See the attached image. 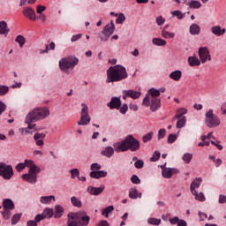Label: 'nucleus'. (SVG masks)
Returning <instances> with one entry per match:
<instances>
[{"label": "nucleus", "mask_w": 226, "mask_h": 226, "mask_svg": "<svg viewBox=\"0 0 226 226\" xmlns=\"http://www.w3.org/2000/svg\"><path fill=\"white\" fill-rule=\"evenodd\" d=\"M10 28H8V23L6 21H0V34H8Z\"/></svg>", "instance_id": "obj_30"}, {"label": "nucleus", "mask_w": 226, "mask_h": 226, "mask_svg": "<svg viewBox=\"0 0 226 226\" xmlns=\"http://www.w3.org/2000/svg\"><path fill=\"white\" fill-rule=\"evenodd\" d=\"M189 31L192 35L200 34V26L199 25L193 23L192 25H191Z\"/></svg>", "instance_id": "obj_32"}, {"label": "nucleus", "mask_w": 226, "mask_h": 226, "mask_svg": "<svg viewBox=\"0 0 226 226\" xmlns=\"http://www.w3.org/2000/svg\"><path fill=\"white\" fill-rule=\"evenodd\" d=\"M24 17H26L29 20H36V12L31 7H26L22 11Z\"/></svg>", "instance_id": "obj_17"}, {"label": "nucleus", "mask_w": 226, "mask_h": 226, "mask_svg": "<svg viewBox=\"0 0 226 226\" xmlns=\"http://www.w3.org/2000/svg\"><path fill=\"white\" fill-rule=\"evenodd\" d=\"M124 79H128V72H126V68L123 65L110 66L107 70L106 82L108 84H110V82H121Z\"/></svg>", "instance_id": "obj_3"}, {"label": "nucleus", "mask_w": 226, "mask_h": 226, "mask_svg": "<svg viewBox=\"0 0 226 226\" xmlns=\"http://www.w3.org/2000/svg\"><path fill=\"white\" fill-rule=\"evenodd\" d=\"M134 167L136 169H142V167H144V161L142 160H137L135 162H134Z\"/></svg>", "instance_id": "obj_59"}, {"label": "nucleus", "mask_w": 226, "mask_h": 226, "mask_svg": "<svg viewBox=\"0 0 226 226\" xmlns=\"http://www.w3.org/2000/svg\"><path fill=\"white\" fill-rule=\"evenodd\" d=\"M167 131L165 129H160L158 132V140H162L165 137Z\"/></svg>", "instance_id": "obj_57"}, {"label": "nucleus", "mask_w": 226, "mask_h": 226, "mask_svg": "<svg viewBox=\"0 0 226 226\" xmlns=\"http://www.w3.org/2000/svg\"><path fill=\"white\" fill-rule=\"evenodd\" d=\"M150 110L156 112V109L161 106L162 101L159 98H151Z\"/></svg>", "instance_id": "obj_21"}, {"label": "nucleus", "mask_w": 226, "mask_h": 226, "mask_svg": "<svg viewBox=\"0 0 226 226\" xmlns=\"http://www.w3.org/2000/svg\"><path fill=\"white\" fill-rule=\"evenodd\" d=\"M124 94L125 96H128V98H132V100H138V98H140L142 96V93L140 91H135V90H124Z\"/></svg>", "instance_id": "obj_18"}, {"label": "nucleus", "mask_w": 226, "mask_h": 226, "mask_svg": "<svg viewBox=\"0 0 226 226\" xmlns=\"http://www.w3.org/2000/svg\"><path fill=\"white\" fill-rule=\"evenodd\" d=\"M20 218H22V214H16L11 218V225H17L19 222L20 221Z\"/></svg>", "instance_id": "obj_46"}, {"label": "nucleus", "mask_w": 226, "mask_h": 226, "mask_svg": "<svg viewBox=\"0 0 226 226\" xmlns=\"http://www.w3.org/2000/svg\"><path fill=\"white\" fill-rule=\"evenodd\" d=\"M41 170V169L35 164L33 168H30L28 173L22 175V179L31 185H36L38 174H40Z\"/></svg>", "instance_id": "obj_5"}, {"label": "nucleus", "mask_w": 226, "mask_h": 226, "mask_svg": "<svg viewBox=\"0 0 226 226\" xmlns=\"http://www.w3.org/2000/svg\"><path fill=\"white\" fill-rule=\"evenodd\" d=\"M162 38H165L166 40H170L176 36V34L170 33L165 29H162Z\"/></svg>", "instance_id": "obj_36"}, {"label": "nucleus", "mask_w": 226, "mask_h": 226, "mask_svg": "<svg viewBox=\"0 0 226 226\" xmlns=\"http://www.w3.org/2000/svg\"><path fill=\"white\" fill-rule=\"evenodd\" d=\"M56 49V43L54 41L49 44H46L44 47V49H39L40 54H47V52H49V50H55Z\"/></svg>", "instance_id": "obj_28"}, {"label": "nucleus", "mask_w": 226, "mask_h": 226, "mask_svg": "<svg viewBox=\"0 0 226 226\" xmlns=\"http://www.w3.org/2000/svg\"><path fill=\"white\" fill-rule=\"evenodd\" d=\"M187 6H189V8L199 10V8L202 7V4H200L199 1L192 0L187 4Z\"/></svg>", "instance_id": "obj_37"}, {"label": "nucleus", "mask_w": 226, "mask_h": 226, "mask_svg": "<svg viewBox=\"0 0 226 226\" xmlns=\"http://www.w3.org/2000/svg\"><path fill=\"white\" fill-rule=\"evenodd\" d=\"M45 10H47V7L43 6V5H37V9H36V12L41 15L43 13V11H45Z\"/></svg>", "instance_id": "obj_62"}, {"label": "nucleus", "mask_w": 226, "mask_h": 226, "mask_svg": "<svg viewBox=\"0 0 226 226\" xmlns=\"http://www.w3.org/2000/svg\"><path fill=\"white\" fill-rule=\"evenodd\" d=\"M156 22L159 26H163L165 24V19L162 16L156 18Z\"/></svg>", "instance_id": "obj_64"}, {"label": "nucleus", "mask_w": 226, "mask_h": 226, "mask_svg": "<svg viewBox=\"0 0 226 226\" xmlns=\"http://www.w3.org/2000/svg\"><path fill=\"white\" fill-rule=\"evenodd\" d=\"M176 119H178L177 122V128L178 129L185 128L186 124V117H176Z\"/></svg>", "instance_id": "obj_35"}, {"label": "nucleus", "mask_w": 226, "mask_h": 226, "mask_svg": "<svg viewBox=\"0 0 226 226\" xmlns=\"http://www.w3.org/2000/svg\"><path fill=\"white\" fill-rule=\"evenodd\" d=\"M152 43L156 47H165V45H167V41L162 38H154Z\"/></svg>", "instance_id": "obj_31"}, {"label": "nucleus", "mask_w": 226, "mask_h": 226, "mask_svg": "<svg viewBox=\"0 0 226 226\" xmlns=\"http://www.w3.org/2000/svg\"><path fill=\"white\" fill-rule=\"evenodd\" d=\"M36 164L33 160H25L24 162H19V164L16 165V170L18 172H22L26 167H27L29 170L35 166Z\"/></svg>", "instance_id": "obj_14"}, {"label": "nucleus", "mask_w": 226, "mask_h": 226, "mask_svg": "<svg viewBox=\"0 0 226 226\" xmlns=\"http://www.w3.org/2000/svg\"><path fill=\"white\" fill-rule=\"evenodd\" d=\"M90 177L93 179H101V177H107V171L97 170L90 172Z\"/></svg>", "instance_id": "obj_22"}, {"label": "nucleus", "mask_w": 226, "mask_h": 226, "mask_svg": "<svg viewBox=\"0 0 226 226\" xmlns=\"http://www.w3.org/2000/svg\"><path fill=\"white\" fill-rule=\"evenodd\" d=\"M49 116H50V109H49V108H34L27 114L25 123L28 124L29 130H34L36 124L33 123L36 121H42V119H46V117H49Z\"/></svg>", "instance_id": "obj_1"}, {"label": "nucleus", "mask_w": 226, "mask_h": 226, "mask_svg": "<svg viewBox=\"0 0 226 226\" xmlns=\"http://www.w3.org/2000/svg\"><path fill=\"white\" fill-rule=\"evenodd\" d=\"M114 211V206H109L102 210V215L105 216V218H109V215Z\"/></svg>", "instance_id": "obj_40"}, {"label": "nucleus", "mask_w": 226, "mask_h": 226, "mask_svg": "<svg viewBox=\"0 0 226 226\" xmlns=\"http://www.w3.org/2000/svg\"><path fill=\"white\" fill-rule=\"evenodd\" d=\"M41 214L44 218H52L54 216V208L46 207Z\"/></svg>", "instance_id": "obj_34"}, {"label": "nucleus", "mask_w": 226, "mask_h": 226, "mask_svg": "<svg viewBox=\"0 0 226 226\" xmlns=\"http://www.w3.org/2000/svg\"><path fill=\"white\" fill-rule=\"evenodd\" d=\"M16 43H19V47L26 45V38L22 35H18L15 39Z\"/></svg>", "instance_id": "obj_42"}, {"label": "nucleus", "mask_w": 226, "mask_h": 226, "mask_svg": "<svg viewBox=\"0 0 226 226\" xmlns=\"http://www.w3.org/2000/svg\"><path fill=\"white\" fill-rule=\"evenodd\" d=\"M114 150L116 151V148H113L112 147H107L101 152V154H102V156H106L107 158H110L114 155Z\"/></svg>", "instance_id": "obj_26"}, {"label": "nucleus", "mask_w": 226, "mask_h": 226, "mask_svg": "<svg viewBox=\"0 0 226 226\" xmlns=\"http://www.w3.org/2000/svg\"><path fill=\"white\" fill-rule=\"evenodd\" d=\"M40 200H41V204H50V202H52V200L56 201V196H54V195L41 196Z\"/></svg>", "instance_id": "obj_33"}, {"label": "nucleus", "mask_w": 226, "mask_h": 226, "mask_svg": "<svg viewBox=\"0 0 226 226\" xmlns=\"http://www.w3.org/2000/svg\"><path fill=\"white\" fill-rule=\"evenodd\" d=\"M199 56L200 57H211L209 49H207V47H200L199 49Z\"/></svg>", "instance_id": "obj_29"}, {"label": "nucleus", "mask_w": 226, "mask_h": 226, "mask_svg": "<svg viewBox=\"0 0 226 226\" xmlns=\"http://www.w3.org/2000/svg\"><path fill=\"white\" fill-rule=\"evenodd\" d=\"M126 20V17L124 16V14L120 13L118 15V17L116 19V23L117 24H123V22H124Z\"/></svg>", "instance_id": "obj_53"}, {"label": "nucleus", "mask_w": 226, "mask_h": 226, "mask_svg": "<svg viewBox=\"0 0 226 226\" xmlns=\"http://www.w3.org/2000/svg\"><path fill=\"white\" fill-rule=\"evenodd\" d=\"M54 215V218H61V216H63V215H64V207H63V206L61 205H56L55 206V214Z\"/></svg>", "instance_id": "obj_25"}, {"label": "nucleus", "mask_w": 226, "mask_h": 226, "mask_svg": "<svg viewBox=\"0 0 226 226\" xmlns=\"http://www.w3.org/2000/svg\"><path fill=\"white\" fill-rule=\"evenodd\" d=\"M161 156H162V154L160 153V151L156 150L154 152L152 157L150 158V162H158Z\"/></svg>", "instance_id": "obj_48"}, {"label": "nucleus", "mask_w": 226, "mask_h": 226, "mask_svg": "<svg viewBox=\"0 0 226 226\" xmlns=\"http://www.w3.org/2000/svg\"><path fill=\"white\" fill-rule=\"evenodd\" d=\"M211 139H215V137L213 136V132H209L207 135L201 136V140L203 142H205V140H207V139L209 140Z\"/></svg>", "instance_id": "obj_60"}, {"label": "nucleus", "mask_w": 226, "mask_h": 226, "mask_svg": "<svg viewBox=\"0 0 226 226\" xmlns=\"http://www.w3.org/2000/svg\"><path fill=\"white\" fill-rule=\"evenodd\" d=\"M195 197L196 200L200 202H204L206 200V196H204V192H200V193L196 191V193H192Z\"/></svg>", "instance_id": "obj_41"}, {"label": "nucleus", "mask_w": 226, "mask_h": 226, "mask_svg": "<svg viewBox=\"0 0 226 226\" xmlns=\"http://www.w3.org/2000/svg\"><path fill=\"white\" fill-rule=\"evenodd\" d=\"M10 91V87L8 86L0 85V96H4L6 93Z\"/></svg>", "instance_id": "obj_50"}, {"label": "nucleus", "mask_w": 226, "mask_h": 226, "mask_svg": "<svg viewBox=\"0 0 226 226\" xmlns=\"http://www.w3.org/2000/svg\"><path fill=\"white\" fill-rule=\"evenodd\" d=\"M104 190H105V185H102L100 187H94L93 185H89L87 188V193H89V195H94V197H96L98 195H102V193H103Z\"/></svg>", "instance_id": "obj_13"}, {"label": "nucleus", "mask_w": 226, "mask_h": 226, "mask_svg": "<svg viewBox=\"0 0 226 226\" xmlns=\"http://www.w3.org/2000/svg\"><path fill=\"white\" fill-rule=\"evenodd\" d=\"M71 202L74 207H82V201L75 196L71 198Z\"/></svg>", "instance_id": "obj_38"}, {"label": "nucleus", "mask_w": 226, "mask_h": 226, "mask_svg": "<svg viewBox=\"0 0 226 226\" xmlns=\"http://www.w3.org/2000/svg\"><path fill=\"white\" fill-rule=\"evenodd\" d=\"M79 64V59L75 57H64L59 61V68L64 73H70Z\"/></svg>", "instance_id": "obj_4"}, {"label": "nucleus", "mask_w": 226, "mask_h": 226, "mask_svg": "<svg viewBox=\"0 0 226 226\" xmlns=\"http://www.w3.org/2000/svg\"><path fill=\"white\" fill-rule=\"evenodd\" d=\"M67 225L68 226H79V222L75 218H72L70 216V213L68 214Z\"/></svg>", "instance_id": "obj_45"}, {"label": "nucleus", "mask_w": 226, "mask_h": 226, "mask_svg": "<svg viewBox=\"0 0 226 226\" xmlns=\"http://www.w3.org/2000/svg\"><path fill=\"white\" fill-rule=\"evenodd\" d=\"M120 114H126L128 112V104H123L122 107L119 108Z\"/></svg>", "instance_id": "obj_61"}, {"label": "nucleus", "mask_w": 226, "mask_h": 226, "mask_svg": "<svg viewBox=\"0 0 226 226\" xmlns=\"http://www.w3.org/2000/svg\"><path fill=\"white\" fill-rule=\"evenodd\" d=\"M0 176L6 180L13 177V167L4 162H0Z\"/></svg>", "instance_id": "obj_10"}, {"label": "nucleus", "mask_w": 226, "mask_h": 226, "mask_svg": "<svg viewBox=\"0 0 226 226\" xmlns=\"http://www.w3.org/2000/svg\"><path fill=\"white\" fill-rule=\"evenodd\" d=\"M71 174H72L71 176L72 179H75L76 177H79L80 172L79 171L78 169H73L71 170Z\"/></svg>", "instance_id": "obj_56"}, {"label": "nucleus", "mask_w": 226, "mask_h": 226, "mask_svg": "<svg viewBox=\"0 0 226 226\" xmlns=\"http://www.w3.org/2000/svg\"><path fill=\"white\" fill-rule=\"evenodd\" d=\"M158 96H160V90L150 88L148 94H147L143 99V105L145 107H149L151 105V98H158Z\"/></svg>", "instance_id": "obj_12"}, {"label": "nucleus", "mask_w": 226, "mask_h": 226, "mask_svg": "<svg viewBox=\"0 0 226 226\" xmlns=\"http://www.w3.org/2000/svg\"><path fill=\"white\" fill-rule=\"evenodd\" d=\"M177 140V136L176 134H170L168 137V143L174 144Z\"/></svg>", "instance_id": "obj_55"}, {"label": "nucleus", "mask_w": 226, "mask_h": 226, "mask_svg": "<svg viewBox=\"0 0 226 226\" xmlns=\"http://www.w3.org/2000/svg\"><path fill=\"white\" fill-rule=\"evenodd\" d=\"M161 169L162 170V177H165L166 179H170L173 174H177V172H179V170L174 168H165L163 165L161 166Z\"/></svg>", "instance_id": "obj_16"}, {"label": "nucleus", "mask_w": 226, "mask_h": 226, "mask_svg": "<svg viewBox=\"0 0 226 226\" xmlns=\"http://www.w3.org/2000/svg\"><path fill=\"white\" fill-rule=\"evenodd\" d=\"M192 158H193V154L186 153L183 155L182 160L185 163H190V162H192Z\"/></svg>", "instance_id": "obj_44"}, {"label": "nucleus", "mask_w": 226, "mask_h": 226, "mask_svg": "<svg viewBox=\"0 0 226 226\" xmlns=\"http://www.w3.org/2000/svg\"><path fill=\"white\" fill-rule=\"evenodd\" d=\"M188 110L185 108L179 109L177 111L176 116L173 117V120L176 119V117H184L185 114H186Z\"/></svg>", "instance_id": "obj_43"}, {"label": "nucleus", "mask_w": 226, "mask_h": 226, "mask_svg": "<svg viewBox=\"0 0 226 226\" xmlns=\"http://www.w3.org/2000/svg\"><path fill=\"white\" fill-rule=\"evenodd\" d=\"M71 218H75L76 222L79 226H87L89 225V216L86 212H78V213H70Z\"/></svg>", "instance_id": "obj_7"}, {"label": "nucleus", "mask_w": 226, "mask_h": 226, "mask_svg": "<svg viewBox=\"0 0 226 226\" xmlns=\"http://www.w3.org/2000/svg\"><path fill=\"white\" fill-rule=\"evenodd\" d=\"M207 60L211 61V57H201L200 59L199 57H188L190 66H200V63L204 64Z\"/></svg>", "instance_id": "obj_15"}, {"label": "nucleus", "mask_w": 226, "mask_h": 226, "mask_svg": "<svg viewBox=\"0 0 226 226\" xmlns=\"http://www.w3.org/2000/svg\"><path fill=\"white\" fill-rule=\"evenodd\" d=\"M129 197H130V199H138L139 192L137 191V188L132 187L129 190Z\"/></svg>", "instance_id": "obj_39"}, {"label": "nucleus", "mask_w": 226, "mask_h": 226, "mask_svg": "<svg viewBox=\"0 0 226 226\" xmlns=\"http://www.w3.org/2000/svg\"><path fill=\"white\" fill-rule=\"evenodd\" d=\"M108 107L111 109H117V110H119L121 107V98L113 97L111 101L108 103Z\"/></svg>", "instance_id": "obj_19"}, {"label": "nucleus", "mask_w": 226, "mask_h": 226, "mask_svg": "<svg viewBox=\"0 0 226 226\" xmlns=\"http://www.w3.org/2000/svg\"><path fill=\"white\" fill-rule=\"evenodd\" d=\"M181 77H183V72H181L180 70L172 72L170 74V79H171L172 80H175L176 82H179V80H181Z\"/></svg>", "instance_id": "obj_27"}, {"label": "nucleus", "mask_w": 226, "mask_h": 226, "mask_svg": "<svg viewBox=\"0 0 226 226\" xmlns=\"http://www.w3.org/2000/svg\"><path fill=\"white\" fill-rule=\"evenodd\" d=\"M113 147L117 153L124 151H139L140 149V142L133 138L132 135L127 136L124 140L113 144Z\"/></svg>", "instance_id": "obj_2"}, {"label": "nucleus", "mask_w": 226, "mask_h": 226, "mask_svg": "<svg viewBox=\"0 0 226 226\" xmlns=\"http://www.w3.org/2000/svg\"><path fill=\"white\" fill-rule=\"evenodd\" d=\"M43 139H45V133L36 132L34 135V139L35 140L36 146H43Z\"/></svg>", "instance_id": "obj_24"}, {"label": "nucleus", "mask_w": 226, "mask_h": 226, "mask_svg": "<svg viewBox=\"0 0 226 226\" xmlns=\"http://www.w3.org/2000/svg\"><path fill=\"white\" fill-rule=\"evenodd\" d=\"M202 183V177H196L192 183H191V193H197V188L200 186Z\"/></svg>", "instance_id": "obj_20"}, {"label": "nucleus", "mask_w": 226, "mask_h": 226, "mask_svg": "<svg viewBox=\"0 0 226 226\" xmlns=\"http://www.w3.org/2000/svg\"><path fill=\"white\" fill-rule=\"evenodd\" d=\"M153 135H154V132H150L147 134H145L142 138L143 142L146 144L147 142H149L153 139Z\"/></svg>", "instance_id": "obj_49"}, {"label": "nucleus", "mask_w": 226, "mask_h": 226, "mask_svg": "<svg viewBox=\"0 0 226 226\" xmlns=\"http://www.w3.org/2000/svg\"><path fill=\"white\" fill-rule=\"evenodd\" d=\"M170 223L171 225H176V224L179 223V217L178 216H175L173 218H170Z\"/></svg>", "instance_id": "obj_63"}, {"label": "nucleus", "mask_w": 226, "mask_h": 226, "mask_svg": "<svg viewBox=\"0 0 226 226\" xmlns=\"http://www.w3.org/2000/svg\"><path fill=\"white\" fill-rule=\"evenodd\" d=\"M3 208L4 210L1 211V215L4 220H10L11 218V211L15 209V204L13 200L10 199H5L3 201Z\"/></svg>", "instance_id": "obj_6"}, {"label": "nucleus", "mask_w": 226, "mask_h": 226, "mask_svg": "<svg viewBox=\"0 0 226 226\" xmlns=\"http://www.w3.org/2000/svg\"><path fill=\"white\" fill-rule=\"evenodd\" d=\"M171 14L173 15V17H177L178 20L185 19V14H183V12H181L180 11H171Z\"/></svg>", "instance_id": "obj_51"}, {"label": "nucleus", "mask_w": 226, "mask_h": 226, "mask_svg": "<svg viewBox=\"0 0 226 226\" xmlns=\"http://www.w3.org/2000/svg\"><path fill=\"white\" fill-rule=\"evenodd\" d=\"M147 223H149V225H160L162 223V219L148 218Z\"/></svg>", "instance_id": "obj_47"}, {"label": "nucleus", "mask_w": 226, "mask_h": 226, "mask_svg": "<svg viewBox=\"0 0 226 226\" xmlns=\"http://www.w3.org/2000/svg\"><path fill=\"white\" fill-rule=\"evenodd\" d=\"M131 181L133 185H140V178L137 175H132Z\"/></svg>", "instance_id": "obj_58"}, {"label": "nucleus", "mask_w": 226, "mask_h": 226, "mask_svg": "<svg viewBox=\"0 0 226 226\" xmlns=\"http://www.w3.org/2000/svg\"><path fill=\"white\" fill-rule=\"evenodd\" d=\"M19 132L21 135H33V132L29 131V124H27V128H20Z\"/></svg>", "instance_id": "obj_52"}, {"label": "nucleus", "mask_w": 226, "mask_h": 226, "mask_svg": "<svg viewBox=\"0 0 226 226\" xmlns=\"http://www.w3.org/2000/svg\"><path fill=\"white\" fill-rule=\"evenodd\" d=\"M205 122L208 128H215V126H220V119H218V117L213 114V109H209L206 113Z\"/></svg>", "instance_id": "obj_9"}, {"label": "nucleus", "mask_w": 226, "mask_h": 226, "mask_svg": "<svg viewBox=\"0 0 226 226\" xmlns=\"http://www.w3.org/2000/svg\"><path fill=\"white\" fill-rule=\"evenodd\" d=\"M90 169H91L92 172H96L102 169V165L99 164L98 162H95V163L91 164Z\"/></svg>", "instance_id": "obj_54"}, {"label": "nucleus", "mask_w": 226, "mask_h": 226, "mask_svg": "<svg viewBox=\"0 0 226 226\" xmlns=\"http://www.w3.org/2000/svg\"><path fill=\"white\" fill-rule=\"evenodd\" d=\"M81 117L78 122L79 126H87L91 123V117H89V108L86 103H82Z\"/></svg>", "instance_id": "obj_8"}, {"label": "nucleus", "mask_w": 226, "mask_h": 226, "mask_svg": "<svg viewBox=\"0 0 226 226\" xmlns=\"http://www.w3.org/2000/svg\"><path fill=\"white\" fill-rule=\"evenodd\" d=\"M115 29L116 26L114 25V21H111V24L106 25L100 34L102 41H107V40H109V38L114 34Z\"/></svg>", "instance_id": "obj_11"}, {"label": "nucleus", "mask_w": 226, "mask_h": 226, "mask_svg": "<svg viewBox=\"0 0 226 226\" xmlns=\"http://www.w3.org/2000/svg\"><path fill=\"white\" fill-rule=\"evenodd\" d=\"M211 31L215 36H223L226 32L225 28H222L220 26H212Z\"/></svg>", "instance_id": "obj_23"}]
</instances>
